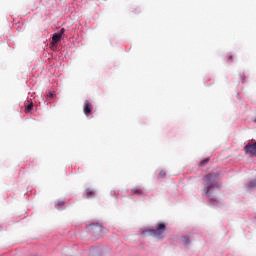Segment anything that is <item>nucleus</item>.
<instances>
[{"instance_id":"obj_14","label":"nucleus","mask_w":256,"mask_h":256,"mask_svg":"<svg viewBox=\"0 0 256 256\" xmlns=\"http://www.w3.org/2000/svg\"><path fill=\"white\" fill-rule=\"evenodd\" d=\"M64 206V201H60V202H58L57 204H56V208L57 209H60L61 207H63Z\"/></svg>"},{"instance_id":"obj_3","label":"nucleus","mask_w":256,"mask_h":256,"mask_svg":"<svg viewBox=\"0 0 256 256\" xmlns=\"http://www.w3.org/2000/svg\"><path fill=\"white\" fill-rule=\"evenodd\" d=\"M83 111L86 117H89V115H91V111H93V104H91L89 100H86L84 102Z\"/></svg>"},{"instance_id":"obj_4","label":"nucleus","mask_w":256,"mask_h":256,"mask_svg":"<svg viewBox=\"0 0 256 256\" xmlns=\"http://www.w3.org/2000/svg\"><path fill=\"white\" fill-rule=\"evenodd\" d=\"M65 33V28H62L60 32L53 34L52 36V43H59L61 41V37H63V34Z\"/></svg>"},{"instance_id":"obj_2","label":"nucleus","mask_w":256,"mask_h":256,"mask_svg":"<svg viewBox=\"0 0 256 256\" xmlns=\"http://www.w3.org/2000/svg\"><path fill=\"white\" fill-rule=\"evenodd\" d=\"M244 151L247 155H251V157H256V142L255 143H248L244 147Z\"/></svg>"},{"instance_id":"obj_6","label":"nucleus","mask_w":256,"mask_h":256,"mask_svg":"<svg viewBox=\"0 0 256 256\" xmlns=\"http://www.w3.org/2000/svg\"><path fill=\"white\" fill-rule=\"evenodd\" d=\"M89 256H103V252L100 248H94L89 252Z\"/></svg>"},{"instance_id":"obj_17","label":"nucleus","mask_w":256,"mask_h":256,"mask_svg":"<svg viewBox=\"0 0 256 256\" xmlns=\"http://www.w3.org/2000/svg\"><path fill=\"white\" fill-rule=\"evenodd\" d=\"M228 61H233V56L230 55V56L228 57Z\"/></svg>"},{"instance_id":"obj_12","label":"nucleus","mask_w":256,"mask_h":256,"mask_svg":"<svg viewBox=\"0 0 256 256\" xmlns=\"http://www.w3.org/2000/svg\"><path fill=\"white\" fill-rule=\"evenodd\" d=\"M211 179H213V175L208 174L207 176H205L204 181H205V183H209L211 181Z\"/></svg>"},{"instance_id":"obj_18","label":"nucleus","mask_w":256,"mask_h":256,"mask_svg":"<svg viewBox=\"0 0 256 256\" xmlns=\"http://www.w3.org/2000/svg\"><path fill=\"white\" fill-rule=\"evenodd\" d=\"M87 193H93V189H87Z\"/></svg>"},{"instance_id":"obj_9","label":"nucleus","mask_w":256,"mask_h":256,"mask_svg":"<svg viewBox=\"0 0 256 256\" xmlns=\"http://www.w3.org/2000/svg\"><path fill=\"white\" fill-rule=\"evenodd\" d=\"M33 110V102H30L28 106L25 108V113H29Z\"/></svg>"},{"instance_id":"obj_7","label":"nucleus","mask_w":256,"mask_h":256,"mask_svg":"<svg viewBox=\"0 0 256 256\" xmlns=\"http://www.w3.org/2000/svg\"><path fill=\"white\" fill-rule=\"evenodd\" d=\"M213 191H219V185L212 184L207 186L206 193H213Z\"/></svg>"},{"instance_id":"obj_10","label":"nucleus","mask_w":256,"mask_h":256,"mask_svg":"<svg viewBox=\"0 0 256 256\" xmlns=\"http://www.w3.org/2000/svg\"><path fill=\"white\" fill-rule=\"evenodd\" d=\"M166 176H167V172H165V170H161L158 174L159 179H163Z\"/></svg>"},{"instance_id":"obj_8","label":"nucleus","mask_w":256,"mask_h":256,"mask_svg":"<svg viewBox=\"0 0 256 256\" xmlns=\"http://www.w3.org/2000/svg\"><path fill=\"white\" fill-rule=\"evenodd\" d=\"M256 187V179L255 180H252L248 185H247V188L248 189H255Z\"/></svg>"},{"instance_id":"obj_13","label":"nucleus","mask_w":256,"mask_h":256,"mask_svg":"<svg viewBox=\"0 0 256 256\" xmlns=\"http://www.w3.org/2000/svg\"><path fill=\"white\" fill-rule=\"evenodd\" d=\"M207 163H209V158H206V159L202 160L200 162V167H205V165H207Z\"/></svg>"},{"instance_id":"obj_16","label":"nucleus","mask_w":256,"mask_h":256,"mask_svg":"<svg viewBox=\"0 0 256 256\" xmlns=\"http://www.w3.org/2000/svg\"><path fill=\"white\" fill-rule=\"evenodd\" d=\"M48 97H49L50 99H53V97H55V94H53L52 92H49Z\"/></svg>"},{"instance_id":"obj_11","label":"nucleus","mask_w":256,"mask_h":256,"mask_svg":"<svg viewBox=\"0 0 256 256\" xmlns=\"http://www.w3.org/2000/svg\"><path fill=\"white\" fill-rule=\"evenodd\" d=\"M182 242H183V244L186 245V246L190 244V240H189V238L186 237V236H183V237H182Z\"/></svg>"},{"instance_id":"obj_1","label":"nucleus","mask_w":256,"mask_h":256,"mask_svg":"<svg viewBox=\"0 0 256 256\" xmlns=\"http://www.w3.org/2000/svg\"><path fill=\"white\" fill-rule=\"evenodd\" d=\"M166 229H167V226H165L164 223H160L156 225L155 229H148V230L142 231V235H144V237L154 236L158 239H163L165 236L164 233Z\"/></svg>"},{"instance_id":"obj_15","label":"nucleus","mask_w":256,"mask_h":256,"mask_svg":"<svg viewBox=\"0 0 256 256\" xmlns=\"http://www.w3.org/2000/svg\"><path fill=\"white\" fill-rule=\"evenodd\" d=\"M132 192H133V193H141V190H139L138 188H134V189L132 190Z\"/></svg>"},{"instance_id":"obj_5","label":"nucleus","mask_w":256,"mask_h":256,"mask_svg":"<svg viewBox=\"0 0 256 256\" xmlns=\"http://www.w3.org/2000/svg\"><path fill=\"white\" fill-rule=\"evenodd\" d=\"M88 231L90 233H101L102 226L100 224H91L90 226H88Z\"/></svg>"}]
</instances>
